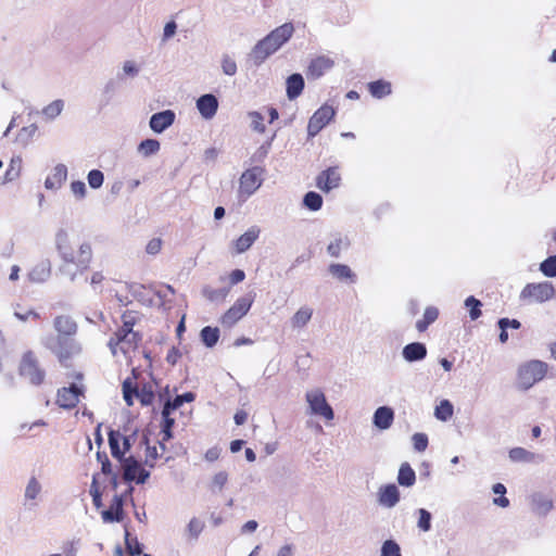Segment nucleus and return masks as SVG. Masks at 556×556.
I'll return each mask as SVG.
<instances>
[{
    "label": "nucleus",
    "mask_w": 556,
    "mask_h": 556,
    "mask_svg": "<svg viewBox=\"0 0 556 556\" xmlns=\"http://www.w3.org/2000/svg\"><path fill=\"white\" fill-rule=\"evenodd\" d=\"M305 402L307 405L306 414L319 417L326 422L334 419V412L328 403L325 392L320 388H313L305 392Z\"/></svg>",
    "instance_id": "423d86ee"
},
{
    "label": "nucleus",
    "mask_w": 556,
    "mask_h": 556,
    "mask_svg": "<svg viewBox=\"0 0 556 556\" xmlns=\"http://www.w3.org/2000/svg\"><path fill=\"white\" fill-rule=\"evenodd\" d=\"M123 395L128 406L134 404V396H136L140 403L144 406L152 404L154 400V392L151 388L143 387L140 390L132 388L130 380H125L123 383Z\"/></svg>",
    "instance_id": "4468645a"
},
{
    "label": "nucleus",
    "mask_w": 556,
    "mask_h": 556,
    "mask_svg": "<svg viewBox=\"0 0 556 556\" xmlns=\"http://www.w3.org/2000/svg\"><path fill=\"white\" fill-rule=\"evenodd\" d=\"M230 288L214 289L210 286H205L202 289V294L205 299L211 302H223L228 296Z\"/></svg>",
    "instance_id": "79ce46f5"
},
{
    "label": "nucleus",
    "mask_w": 556,
    "mask_h": 556,
    "mask_svg": "<svg viewBox=\"0 0 556 556\" xmlns=\"http://www.w3.org/2000/svg\"><path fill=\"white\" fill-rule=\"evenodd\" d=\"M67 173L66 165L62 163L56 164L47 176L45 180V188L51 191L61 189L67 179Z\"/></svg>",
    "instance_id": "aec40b11"
},
{
    "label": "nucleus",
    "mask_w": 556,
    "mask_h": 556,
    "mask_svg": "<svg viewBox=\"0 0 556 556\" xmlns=\"http://www.w3.org/2000/svg\"><path fill=\"white\" fill-rule=\"evenodd\" d=\"M508 457L513 463L533 464L543 459L542 455L528 451L525 447H513L508 452Z\"/></svg>",
    "instance_id": "a878e982"
},
{
    "label": "nucleus",
    "mask_w": 556,
    "mask_h": 556,
    "mask_svg": "<svg viewBox=\"0 0 556 556\" xmlns=\"http://www.w3.org/2000/svg\"><path fill=\"white\" fill-rule=\"evenodd\" d=\"M260 233L261 229L257 226L250 227L238 239L232 241L231 245L235 249V252L241 254L248 251L253 245V243L258 239Z\"/></svg>",
    "instance_id": "412c9836"
},
{
    "label": "nucleus",
    "mask_w": 556,
    "mask_h": 556,
    "mask_svg": "<svg viewBox=\"0 0 556 556\" xmlns=\"http://www.w3.org/2000/svg\"><path fill=\"white\" fill-rule=\"evenodd\" d=\"M51 275V264L50 262H41L33 267V269L28 274V278L33 282H43Z\"/></svg>",
    "instance_id": "72a5a7b5"
},
{
    "label": "nucleus",
    "mask_w": 556,
    "mask_h": 556,
    "mask_svg": "<svg viewBox=\"0 0 556 556\" xmlns=\"http://www.w3.org/2000/svg\"><path fill=\"white\" fill-rule=\"evenodd\" d=\"M547 370V364L539 359H532L521 364L517 370V387L523 391L529 390L535 383L544 379Z\"/></svg>",
    "instance_id": "39448f33"
},
{
    "label": "nucleus",
    "mask_w": 556,
    "mask_h": 556,
    "mask_svg": "<svg viewBox=\"0 0 556 556\" xmlns=\"http://www.w3.org/2000/svg\"><path fill=\"white\" fill-rule=\"evenodd\" d=\"M119 462L124 469L125 480L142 484L150 477V472L146 470L132 455L122 458Z\"/></svg>",
    "instance_id": "ddd939ff"
},
{
    "label": "nucleus",
    "mask_w": 556,
    "mask_h": 556,
    "mask_svg": "<svg viewBox=\"0 0 556 556\" xmlns=\"http://www.w3.org/2000/svg\"><path fill=\"white\" fill-rule=\"evenodd\" d=\"M72 261L68 264L67 261H61L59 267L60 273L70 281H76L78 278L89 269L92 261V248L87 241L78 244V247L72 251Z\"/></svg>",
    "instance_id": "20e7f679"
},
{
    "label": "nucleus",
    "mask_w": 556,
    "mask_h": 556,
    "mask_svg": "<svg viewBox=\"0 0 556 556\" xmlns=\"http://www.w3.org/2000/svg\"><path fill=\"white\" fill-rule=\"evenodd\" d=\"M465 306L469 309V316H470L471 320H477L481 316L482 303L475 296H472V295L468 296L465 300Z\"/></svg>",
    "instance_id": "603ef678"
},
{
    "label": "nucleus",
    "mask_w": 556,
    "mask_h": 556,
    "mask_svg": "<svg viewBox=\"0 0 556 556\" xmlns=\"http://www.w3.org/2000/svg\"><path fill=\"white\" fill-rule=\"evenodd\" d=\"M304 88V79L300 74H292L287 79V96L290 100L298 98Z\"/></svg>",
    "instance_id": "f704fd0d"
},
{
    "label": "nucleus",
    "mask_w": 556,
    "mask_h": 556,
    "mask_svg": "<svg viewBox=\"0 0 556 556\" xmlns=\"http://www.w3.org/2000/svg\"><path fill=\"white\" fill-rule=\"evenodd\" d=\"M313 308L308 305L301 306L291 317L290 324L293 329H303L313 317Z\"/></svg>",
    "instance_id": "c756f323"
},
{
    "label": "nucleus",
    "mask_w": 556,
    "mask_h": 556,
    "mask_svg": "<svg viewBox=\"0 0 556 556\" xmlns=\"http://www.w3.org/2000/svg\"><path fill=\"white\" fill-rule=\"evenodd\" d=\"M555 295V288L552 282H531L527 283L520 292V300L527 303H544L552 300Z\"/></svg>",
    "instance_id": "6e6552de"
},
{
    "label": "nucleus",
    "mask_w": 556,
    "mask_h": 556,
    "mask_svg": "<svg viewBox=\"0 0 556 556\" xmlns=\"http://www.w3.org/2000/svg\"><path fill=\"white\" fill-rule=\"evenodd\" d=\"M195 399L194 393L192 392H186L181 395H177L173 401L166 402V406H170V409L176 410L178 409L184 403H190L193 402Z\"/></svg>",
    "instance_id": "13d9d810"
},
{
    "label": "nucleus",
    "mask_w": 556,
    "mask_h": 556,
    "mask_svg": "<svg viewBox=\"0 0 556 556\" xmlns=\"http://www.w3.org/2000/svg\"><path fill=\"white\" fill-rule=\"evenodd\" d=\"M412 442L415 451L421 453L425 452L428 447V437L426 433L417 432L412 437Z\"/></svg>",
    "instance_id": "e2e57ef3"
},
{
    "label": "nucleus",
    "mask_w": 556,
    "mask_h": 556,
    "mask_svg": "<svg viewBox=\"0 0 556 556\" xmlns=\"http://www.w3.org/2000/svg\"><path fill=\"white\" fill-rule=\"evenodd\" d=\"M397 482L400 485L410 488L416 482V473L408 463H403L400 466Z\"/></svg>",
    "instance_id": "c9c22d12"
},
{
    "label": "nucleus",
    "mask_w": 556,
    "mask_h": 556,
    "mask_svg": "<svg viewBox=\"0 0 556 556\" xmlns=\"http://www.w3.org/2000/svg\"><path fill=\"white\" fill-rule=\"evenodd\" d=\"M334 65V61L326 55H320L313 59L307 68V76L309 78H319L327 71Z\"/></svg>",
    "instance_id": "b1692460"
},
{
    "label": "nucleus",
    "mask_w": 556,
    "mask_h": 556,
    "mask_svg": "<svg viewBox=\"0 0 556 556\" xmlns=\"http://www.w3.org/2000/svg\"><path fill=\"white\" fill-rule=\"evenodd\" d=\"M63 109H64V101L61 99H58V100L52 101L48 105H46L42 109L41 114L47 121H53L62 113Z\"/></svg>",
    "instance_id": "37998d69"
},
{
    "label": "nucleus",
    "mask_w": 556,
    "mask_h": 556,
    "mask_svg": "<svg viewBox=\"0 0 556 556\" xmlns=\"http://www.w3.org/2000/svg\"><path fill=\"white\" fill-rule=\"evenodd\" d=\"M58 336H50L42 340V344L54 353L61 361L78 354L81 350L79 343L72 337L77 331L74 319L67 315H59L53 320Z\"/></svg>",
    "instance_id": "f03ea898"
},
{
    "label": "nucleus",
    "mask_w": 556,
    "mask_h": 556,
    "mask_svg": "<svg viewBox=\"0 0 556 556\" xmlns=\"http://www.w3.org/2000/svg\"><path fill=\"white\" fill-rule=\"evenodd\" d=\"M89 492H90V495L92 496L93 505L97 508H100L101 505H102V500H101V492H100L99 486L97 484L96 477H93V479H92V483L90 485V491Z\"/></svg>",
    "instance_id": "338daca9"
},
{
    "label": "nucleus",
    "mask_w": 556,
    "mask_h": 556,
    "mask_svg": "<svg viewBox=\"0 0 556 556\" xmlns=\"http://www.w3.org/2000/svg\"><path fill=\"white\" fill-rule=\"evenodd\" d=\"M121 319L122 326L113 333L108 345L114 357L130 361L141 340L139 332L134 329L140 319V314L136 311H127Z\"/></svg>",
    "instance_id": "f257e3e1"
},
{
    "label": "nucleus",
    "mask_w": 556,
    "mask_h": 556,
    "mask_svg": "<svg viewBox=\"0 0 556 556\" xmlns=\"http://www.w3.org/2000/svg\"><path fill=\"white\" fill-rule=\"evenodd\" d=\"M13 315L21 321L36 320L39 318V314L31 308H25L21 305H15Z\"/></svg>",
    "instance_id": "8fccbe9b"
},
{
    "label": "nucleus",
    "mask_w": 556,
    "mask_h": 556,
    "mask_svg": "<svg viewBox=\"0 0 556 556\" xmlns=\"http://www.w3.org/2000/svg\"><path fill=\"white\" fill-rule=\"evenodd\" d=\"M540 270L545 277H556V255L548 256L540 264Z\"/></svg>",
    "instance_id": "5fc2aeb1"
},
{
    "label": "nucleus",
    "mask_w": 556,
    "mask_h": 556,
    "mask_svg": "<svg viewBox=\"0 0 556 556\" xmlns=\"http://www.w3.org/2000/svg\"><path fill=\"white\" fill-rule=\"evenodd\" d=\"M292 23H285L271 30L265 38L260 40L251 52L255 64L263 63L268 56L278 51L293 35Z\"/></svg>",
    "instance_id": "7ed1b4c3"
},
{
    "label": "nucleus",
    "mask_w": 556,
    "mask_h": 556,
    "mask_svg": "<svg viewBox=\"0 0 556 556\" xmlns=\"http://www.w3.org/2000/svg\"><path fill=\"white\" fill-rule=\"evenodd\" d=\"M336 110L328 104L320 106L309 118L307 125L308 137H315L334 117Z\"/></svg>",
    "instance_id": "f8f14e48"
},
{
    "label": "nucleus",
    "mask_w": 556,
    "mask_h": 556,
    "mask_svg": "<svg viewBox=\"0 0 556 556\" xmlns=\"http://www.w3.org/2000/svg\"><path fill=\"white\" fill-rule=\"evenodd\" d=\"M402 356L408 363L424 361L427 356V348L420 342L408 343L403 348Z\"/></svg>",
    "instance_id": "cd10ccee"
},
{
    "label": "nucleus",
    "mask_w": 556,
    "mask_h": 556,
    "mask_svg": "<svg viewBox=\"0 0 556 556\" xmlns=\"http://www.w3.org/2000/svg\"><path fill=\"white\" fill-rule=\"evenodd\" d=\"M380 556H402L401 547L394 540L382 543Z\"/></svg>",
    "instance_id": "4d7b16f0"
},
{
    "label": "nucleus",
    "mask_w": 556,
    "mask_h": 556,
    "mask_svg": "<svg viewBox=\"0 0 556 556\" xmlns=\"http://www.w3.org/2000/svg\"><path fill=\"white\" fill-rule=\"evenodd\" d=\"M142 65L135 60H126L122 64V77L135 78L141 72Z\"/></svg>",
    "instance_id": "de8ad7c7"
},
{
    "label": "nucleus",
    "mask_w": 556,
    "mask_h": 556,
    "mask_svg": "<svg viewBox=\"0 0 556 556\" xmlns=\"http://www.w3.org/2000/svg\"><path fill=\"white\" fill-rule=\"evenodd\" d=\"M494 494L500 495L498 497L493 498V504L506 508L509 505V500L505 496L506 488L503 483H495L492 488Z\"/></svg>",
    "instance_id": "3c124183"
},
{
    "label": "nucleus",
    "mask_w": 556,
    "mask_h": 556,
    "mask_svg": "<svg viewBox=\"0 0 556 556\" xmlns=\"http://www.w3.org/2000/svg\"><path fill=\"white\" fill-rule=\"evenodd\" d=\"M175 118L176 114L174 111L165 110L153 114L150 117L149 126L154 132L162 134L174 124Z\"/></svg>",
    "instance_id": "6ab92c4d"
},
{
    "label": "nucleus",
    "mask_w": 556,
    "mask_h": 556,
    "mask_svg": "<svg viewBox=\"0 0 556 556\" xmlns=\"http://www.w3.org/2000/svg\"><path fill=\"white\" fill-rule=\"evenodd\" d=\"M42 491L43 486L41 481L36 476H30L24 489V505L28 507L38 506L42 497Z\"/></svg>",
    "instance_id": "dca6fc26"
},
{
    "label": "nucleus",
    "mask_w": 556,
    "mask_h": 556,
    "mask_svg": "<svg viewBox=\"0 0 556 556\" xmlns=\"http://www.w3.org/2000/svg\"><path fill=\"white\" fill-rule=\"evenodd\" d=\"M161 149V144L156 139H146L142 140L137 151L140 153L143 157H149L151 155L156 154Z\"/></svg>",
    "instance_id": "c03bdc74"
},
{
    "label": "nucleus",
    "mask_w": 556,
    "mask_h": 556,
    "mask_svg": "<svg viewBox=\"0 0 556 556\" xmlns=\"http://www.w3.org/2000/svg\"><path fill=\"white\" fill-rule=\"evenodd\" d=\"M70 190L77 201H83L87 195V187L83 180H73L70 184Z\"/></svg>",
    "instance_id": "6e6d98bb"
},
{
    "label": "nucleus",
    "mask_w": 556,
    "mask_h": 556,
    "mask_svg": "<svg viewBox=\"0 0 556 556\" xmlns=\"http://www.w3.org/2000/svg\"><path fill=\"white\" fill-rule=\"evenodd\" d=\"M88 185L92 189H99L104 182V175L99 169H91L87 175Z\"/></svg>",
    "instance_id": "052dcab7"
},
{
    "label": "nucleus",
    "mask_w": 556,
    "mask_h": 556,
    "mask_svg": "<svg viewBox=\"0 0 556 556\" xmlns=\"http://www.w3.org/2000/svg\"><path fill=\"white\" fill-rule=\"evenodd\" d=\"M83 394V390L76 384H72L68 388H62L58 391L56 404L61 408L71 409L74 408L79 402V397Z\"/></svg>",
    "instance_id": "a211bd4d"
},
{
    "label": "nucleus",
    "mask_w": 556,
    "mask_h": 556,
    "mask_svg": "<svg viewBox=\"0 0 556 556\" xmlns=\"http://www.w3.org/2000/svg\"><path fill=\"white\" fill-rule=\"evenodd\" d=\"M174 410L170 409V406H166L164 405L163 407V410H162V418H163V426H162V440L163 441H168L169 439H172V427L174 426L175 424V419L170 417V414L173 413Z\"/></svg>",
    "instance_id": "a19ab883"
},
{
    "label": "nucleus",
    "mask_w": 556,
    "mask_h": 556,
    "mask_svg": "<svg viewBox=\"0 0 556 556\" xmlns=\"http://www.w3.org/2000/svg\"><path fill=\"white\" fill-rule=\"evenodd\" d=\"M126 548L132 556L140 555L142 553L141 544L136 538H130V534L126 532Z\"/></svg>",
    "instance_id": "69168bd1"
},
{
    "label": "nucleus",
    "mask_w": 556,
    "mask_h": 556,
    "mask_svg": "<svg viewBox=\"0 0 556 556\" xmlns=\"http://www.w3.org/2000/svg\"><path fill=\"white\" fill-rule=\"evenodd\" d=\"M201 339L207 348H213L219 339V330L216 327H204L201 330Z\"/></svg>",
    "instance_id": "49530a36"
},
{
    "label": "nucleus",
    "mask_w": 556,
    "mask_h": 556,
    "mask_svg": "<svg viewBox=\"0 0 556 556\" xmlns=\"http://www.w3.org/2000/svg\"><path fill=\"white\" fill-rule=\"evenodd\" d=\"M329 273L340 281L355 282L356 275L345 264H330L328 267Z\"/></svg>",
    "instance_id": "2f4dec72"
},
{
    "label": "nucleus",
    "mask_w": 556,
    "mask_h": 556,
    "mask_svg": "<svg viewBox=\"0 0 556 556\" xmlns=\"http://www.w3.org/2000/svg\"><path fill=\"white\" fill-rule=\"evenodd\" d=\"M394 420V410L389 406L378 407L372 416V424L379 430L389 429Z\"/></svg>",
    "instance_id": "393cba45"
},
{
    "label": "nucleus",
    "mask_w": 556,
    "mask_h": 556,
    "mask_svg": "<svg viewBox=\"0 0 556 556\" xmlns=\"http://www.w3.org/2000/svg\"><path fill=\"white\" fill-rule=\"evenodd\" d=\"M228 482V473L226 471H218L212 478V489L214 491H222Z\"/></svg>",
    "instance_id": "0e129e2a"
},
{
    "label": "nucleus",
    "mask_w": 556,
    "mask_h": 556,
    "mask_svg": "<svg viewBox=\"0 0 556 556\" xmlns=\"http://www.w3.org/2000/svg\"><path fill=\"white\" fill-rule=\"evenodd\" d=\"M140 444L146 446L144 464L151 468L154 467L156 459L161 455L159 453L157 447L155 445H149V440L147 435L142 437Z\"/></svg>",
    "instance_id": "a18cd8bd"
},
{
    "label": "nucleus",
    "mask_w": 556,
    "mask_h": 556,
    "mask_svg": "<svg viewBox=\"0 0 556 556\" xmlns=\"http://www.w3.org/2000/svg\"><path fill=\"white\" fill-rule=\"evenodd\" d=\"M264 169L260 166H253L245 169L239 178L238 198L241 201H247L252 197L263 185Z\"/></svg>",
    "instance_id": "0eeeda50"
},
{
    "label": "nucleus",
    "mask_w": 556,
    "mask_h": 556,
    "mask_svg": "<svg viewBox=\"0 0 556 556\" xmlns=\"http://www.w3.org/2000/svg\"><path fill=\"white\" fill-rule=\"evenodd\" d=\"M20 375L33 384H40L45 378V371L39 367L33 352H26L20 364Z\"/></svg>",
    "instance_id": "9b49d317"
},
{
    "label": "nucleus",
    "mask_w": 556,
    "mask_h": 556,
    "mask_svg": "<svg viewBox=\"0 0 556 556\" xmlns=\"http://www.w3.org/2000/svg\"><path fill=\"white\" fill-rule=\"evenodd\" d=\"M531 505L533 511L540 516L547 515L554 506L552 497L542 493L532 495Z\"/></svg>",
    "instance_id": "c85d7f7f"
},
{
    "label": "nucleus",
    "mask_w": 556,
    "mask_h": 556,
    "mask_svg": "<svg viewBox=\"0 0 556 556\" xmlns=\"http://www.w3.org/2000/svg\"><path fill=\"white\" fill-rule=\"evenodd\" d=\"M304 205L311 211H318L323 205V198L317 192L311 191L304 195Z\"/></svg>",
    "instance_id": "864d4df0"
},
{
    "label": "nucleus",
    "mask_w": 556,
    "mask_h": 556,
    "mask_svg": "<svg viewBox=\"0 0 556 556\" xmlns=\"http://www.w3.org/2000/svg\"><path fill=\"white\" fill-rule=\"evenodd\" d=\"M23 159L21 155H14L9 163L5 174L1 180V185L16 180L22 173Z\"/></svg>",
    "instance_id": "7c9ffc66"
},
{
    "label": "nucleus",
    "mask_w": 556,
    "mask_h": 556,
    "mask_svg": "<svg viewBox=\"0 0 556 556\" xmlns=\"http://www.w3.org/2000/svg\"><path fill=\"white\" fill-rule=\"evenodd\" d=\"M249 118L251 121V128L254 131H257L260 134L265 132L266 128L264 125V117L260 112H257V111L250 112Z\"/></svg>",
    "instance_id": "680f3d73"
},
{
    "label": "nucleus",
    "mask_w": 556,
    "mask_h": 556,
    "mask_svg": "<svg viewBox=\"0 0 556 556\" xmlns=\"http://www.w3.org/2000/svg\"><path fill=\"white\" fill-rule=\"evenodd\" d=\"M53 244L60 260L67 261L70 264L72 261L71 253L74 250L70 231L65 228H59L54 233Z\"/></svg>",
    "instance_id": "2eb2a0df"
},
{
    "label": "nucleus",
    "mask_w": 556,
    "mask_h": 556,
    "mask_svg": "<svg viewBox=\"0 0 556 556\" xmlns=\"http://www.w3.org/2000/svg\"><path fill=\"white\" fill-rule=\"evenodd\" d=\"M197 109L204 119H212L218 110V100L214 94L207 93L197 100Z\"/></svg>",
    "instance_id": "4be33fe9"
},
{
    "label": "nucleus",
    "mask_w": 556,
    "mask_h": 556,
    "mask_svg": "<svg viewBox=\"0 0 556 556\" xmlns=\"http://www.w3.org/2000/svg\"><path fill=\"white\" fill-rule=\"evenodd\" d=\"M220 66L225 75L233 76L237 73V63L235 59L228 54L222 56Z\"/></svg>",
    "instance_id": "bf43d9fd"
},
{
    "label": "nucleus",
    "mask_w": 556,
    "mask_h": 556,
    "mask_svg": "<svg viewBox=\"0 0 556 556\" xmlns=\"http://www.w3.org/2000/svg\"><path fill=\"white\" fill-rule=\"evenodd\" d=\"M370 94L376 99L389 96L392 91L391 84L386 80H376L368 84Z\"/></svg>",
    "instance_id": "4c0bfd02"
},
{
    "label": "nucleus",
    "mask_w": 556,
    "mask_h": 556,
    "mask_svg": "<svg viewBox=\"0 0 556 556\" xmlns=\"http://www.w3.org/2000/svg\"><path fill=\"white\" fill-rule=\"evenodd\" d=\"M340 181V173L337 168L331 167L318 175L316 184L320 190L328 192L339 187Z\"/></svg>",
    "instance_id": "5701e85b"
},
{
    "label": "nucleus",
    "mask_w": 556,
    "mask_h": 556,
    "mask_svg": "<svg viewBox=\"0 0 556 556\" xmlns=\"http://www.w3.org/2000/svg\"><path fill=\"white\" fill-rule=\"evenodd\" d=\"M400 500L401 493L395 484H384L378 489L377 502L381 507L393 508L399 504Z\"/></svg>",
    "instance_id": "f3484780"
},
{
    "label": "nucleus",
    "mask_w": 556,
    "mask_h": 556,
    "mask_svg": "<svg viewBox=\"0 0 556 556\" xmlns=\"http://www.w3.org/2000/svg\"><path fill=\"white\" fill-rule=\"evenodd\" d=\"M439 311L434 306H428L426 307L422 318L417 320L416 328L419 332H424L429 325L434 323L438 319Z\"/></svg>",
    "instance_id": "58836bf2"
},
{
    "label": "nucleus",
    "mask_w": 556,
    "mask_h": 556,
    "mask_svg": "<svg viewBox=\"0 0 556 556\" xmlns=\"http://www.w3.org/2000/svg\"><path fill=\"white\" fill-rule=\"evenodd\" d=\"M205 528V522L199 517H192L186 528L185 538L188 542L197 541Z\"/></svg>",
    "instance_id": "473e14b6"
},
{
    "label": "nucleus",
    "mask_w": 556,
    "mask_h": 556,
    "mask_svg": "<svg viewBox=\"0 0 556 556\" xmlns=\"http://www.w3.org/2000/svg\"><path fill=\"white\" fill-rule=\"evenodd\" d=\"M434 417L443 422L448 421L454 415V406L451 401L444 399L441 400L434 407Z\"/></svg>",
    "instance_id": "e433bc0d"
},
{
    "label": "nucleus",
    "mask_w": 556,
    "mask_h": 556,
    "mask_svg": "<svg viewBox=\"0 0 556 556\" xmlns=\"http://www.w3.org/2000/svg\"><path fill=\"white\" fill-rule=\"evenodd\" d=\"M350 245L348 237L337 236L334 237L327 247V252L332 257H339L342 251L346 250Z\"/></svg>",
    "instance_id": "ea45409f"
},
{
    "label": "nucleus",
    "mask_w": 556,
    "mask_h": 556,
    "mask_svg": "<svg viewBox=\"0 0 556 556\" xmlns=\"http://www.w3.org/2000/svg\"><path fill=\"white\" fill-rule=\"evenodd\" d=\"M104 522H119L123 519V496L114 495L109 509L101 513Z\"/></svg>",
    "instance_id": "bb28decb"
},
{
    "label": "nucleus",
    "mask_w": 556,
    "mask_h": 556,
    "mask_svg": "<svg viewBox=\"0 0 556 556\" xmlns=\"http://www.w3.org/2000/svg\"><path fill=\"white\" fill-rule=\"evenodd\" d=\"M136 441V433H131L129 435H124L119 431H111L109 433L111 453L113 457L117 458L118 460L125 458L126 453L130 451Z\"/></svg>",
    "instance_id": "9d476101"
},
{
    "label": "nucleus",
    "mask_w": 556,
    "mask_h": 556,
    "mask_svg": "<svg viewBox=\"0 0 556 556\" xmlns=\"http://www.w3.org/2000/svg\"><path fill=\"white\" fill-rule=\"evenodd\" d=\"M253 301L254 296L252 294L237 299L231 307L220 317V324L228 328L236 325L242 317L248 314L253 304Z\"/></svg>",
    "instance_id": "1a4fd4ad"
},
{
    "label": "nucleus",
    "mask_w": 556,
    "mask_h": 556,
    "mask_svg": "<svg viewBox=\"0 0 556 556\" xmlns=\"http://www.w3.org/2000/svg\"><path fill=\"white\" fill-rule=\"evenodd\" d=\"M416 514L418 516L417 528L422 532L430 531L432 519L431 514L425 508L417 509Z\"/></svg>",
    "instance_id": "09e8293b"
},
{
    "label": "nucleus",
    "mask_w": 556,
    "mask_h": 556,
    "mask_svg": "<svg viewBox=\"0 0 556 556\" xmlns=\"http://www.w3.org/2000/svg\"><path fill=\"white\" fill-rule=\"evenodd\" d=\"M161 249H162V240L159 238L151 239L146 247L147 253L151 254V255H155V254L160 253Z\"/></svg>",
    "instance_id": "774afa93"
}]
</instances>
